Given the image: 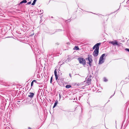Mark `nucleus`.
Returning a JSON list of instances; mask_svg holds the SVG:
<instances>
[{
	"label": "nucleus",
	"mask_w": 129,
	"mask_h": 129,
	"mask_svg": "<svg viewBox=\"0 0 129 129\" xmlns=\"http://www.w3.org/2000/svg\"><path fill=\"white\" fill-rule=\"evenodd\" d=\"M79 49L78 46H75L73 48L74 50H79Z\"/></svg>",
	"instance_id": "nucleus-10"
},
{
	"label": "nucleus",
	"mask_w": 129,
	"mask_h": 129,
	"mask_svg": "<svg viewBox=\"0 0 129 129\" xmlns=\"http://www.w3.org/2000/svg\"><path fill=\"white\" fill-rule=\"evenodd\" d=\"M78 60L80 63L84 65L86 64V61L84 58L81 57H79L78 58Z\"/></svg>",
	"instance_id": "nucleus-3"
},
{
	"label": "nucleus",
	"mask_w": 129,
	"mask_h": 129,
	"mask_svg": "<svg viewBox=\"0 0 129 129\" xmlns=\"http://www.w3.org/2000/svg\"><path fill=\"white\" fill-rule=\"evenodd\" d=\"M56 69H55L54 72V75L55 77V79L57 82L58 83H59V80H60V77H59V78H58V76L57 75V72L56 71Z\"/></svg>",
	"instance_id": "nucleus-4"
},
{
	"label": "nucleus",
	"mask_w": 129,
	"mask_h": 129,
	"mask_svg": "<svg viewBox=\"0 0 129 129\" xmlns=\"http://www.w3.org/2000/svg\"><path fill=\"white\" fill-rule=\"evenodd\" d=\"M125 50L126 51H128L129 52V49H128V48H125Z\"/></svg>",
	"instance_id": "nucleus-14"
},
{
	"label": "nucleus",
	"mask_w": 129,
	"mask_h": 129,
	"mask_svg": "<svg viewBox=\"0 0 129 129\" xmlns=\"http://www.w3.org/2000/svg\"><path fill=\"white\" fill-rule=\"evenodd\" d=\"M57 101H56L54 104V105L53 106V108H54L57 105Z\"/></svg>",
	"instance_id": "nucleus-12"
},
{
	"label": "nucleus",
	"mask_w": 129,
	"mask_h": 129,
	"mask_svg": "<svg viewBox=\"0 0 129 129\" xmlns=\"http://www.w3.org/2000/svg\"><path fill=\"white\" fill-rule=\"evenodd\" d=\"M71 87V85H66V88H70Z\"/></svg>",
	"instance_id": "nucleus-11"
},
{
	"label": "nucleus",
	"mask_w": 129,
	"mask_h": 129,
	"mask_svg": "<svg viewBox=\"0 0 129 129\" xmlns=\"http://www.w3.org/2000/svg\"><path fill=\"white\" fill-rule=\"evenodd\" d=\"M31 3V2H28V3H27V4L29 5V4H30Z\"/></svg>",
	"instance_id": "nucleus-19"
},
{
	"label": "nucleus",
	"mask_w": 129,
	"mask_h": 129,
	"mask_svg": "<svg viewBox=\"0 0 129 129\" xmlns=\"http://www.w3.org/2000/svg\"><path fill=\"white\" fill-rule=\"evenodd\" d=\"M109 44H112L113 45H118L119 44L118 43L117 41L115 40L114 41H110L109 42Z\"/></svg>",
	"instance_id": "nucleus-5"
},
{
	"label": "nucleus",
	"mask_w": 129,
	"mask_h": 129,
	"mask_svg": "<svg viewBox=\"0 0 129 129\" xmlns=\"http://www.w3.org/2000/svg\"><path fill=\"white\" fill-rule=\"evenodd\" d=\"M34 82L32 81L31 83V86H33V84Z\"/></svg>",
	"instance_id": "nucleus-17"
},
{
	"label": "nucleus",
	"mask_w": 129,
	"mask_h": 129,
	"mask_svg": "<svg viewBox=\"0 0 129 129\" xmlns=\"http://www.w3.org/2000/svg\"><path fill=\"white\" fill-rule=\"evenodd\" d=\"M105 54H103L100 57L99 62V64H102L104 62V59L103 58V57L105 56Z\"/></svg>",
	"instance_id": "nucleus-2"
},
{
	"label": "nucleus",
	"mask_w": 129,
	"mask_h": 129,
	"mask_svg": "<svg viewBox=\"0 0 129 129\" xmlns=\"http://www.w3.org/2000/svg\"><path fill=\"white\" fill-rule=\"evenodd\" d=\"M29 95H28V96L31 98H32L34 95V94L33 93L30 92L29 93Z\"/></svg>",
	"instance_id": "nucleus-8"
},
{
	"label": "nucleus",
	"mask_w": 129,
	"mask_h": 129,
	"mask_svg": "<svg viewBox=\"0 0 129 129\" xmlns=\"http://www.w3.org/2000/svg\"><path fill=\"white\" fill-rule=\"evenodd\" d=\"M37 0H34L33 2H35L36 3V1H37Z\"/></svg>",
	"instance_id": "nucleus-21"
},
{
	"label": "nucleus",
	"mask_w": 129,
	"mask_h": 129,
	"mask_svg": "<svg viewBox=\"0 0 129 129\" xmlns=\"http://www.w3.org/2000/svg\"><path fill=\"white\" fill-rule=\"evenodd\" d=\"M104 81H105V82H106L107 81V79H106V78H104Z\"/></svg>",
	"instance_id": "nucleus-15"
},
{
	"label": "nucleus",
	"mask_w": 129,
	"mask_h": 129,
	"mask_svg": "<svg viewBox=\"0 0 129 129\" xmlns=\"http://www.w3.org/2000/svg\"><path fill=\"white\" fill-rule=\"evenodd\" d=\"M35 3H36L33 2V3H32V4H31V5H35Z\"/></svg>",
	"instance_id": "nucleus-16"
},
{
	"label": "nucleus",
	"mask_w": 129,
	"mask_h": 129,
	"mask_svg": "<svg viewBox=\"0 0 129 129\" xmlns=\"http://www.w3.org/2000/svg\"><path fill=\"white\" fill-rule=\"evenodd\" d=\"M92 56L91 55H88L87 58H86V60H88L89 61V64L90 66H91V63L92 62Z\"/></svg>",
	"instance_id": "nucleus-1"
},
{
	"label": "nucleus",
	"mask_w": 129,
	"mask_h": 129,
	"mask_svg": "<svg viewBox=\"0 0 129 129\" xmlns=\"http://www.w3.org/2000/svg\"><path fill=\"white\" fill-rule=\"evenodd\" d=\"M99 50H97V49H95L93 53V55L94 56L96 57L98 55L99 52Z\"/></svg>",
	"instance_id": "nucleus-6"
},
{
	"label": "nucleus",
	"mask_w": 129,
	"mask_h": 129,
	"mask_svg": "<svg viewBox=\"0 0 129 129\" xmlns=\"http://www.w3.org/2000/svg\"><path fill=\"white\" fill-rule=\"evenodd\" d=\"M100 43H98L96 44L94 46L93 48V49H94L96 48L95 49H97L99 50V46L100 44Z\"/></svg>",
	"instance_id": "nucleus-7"
},
{
	"label": "nucleus",
	"mask_w": 129,
	"mask_h": 129,
	"mask_svg": "<svg viewBox=\"0 0 129 129\" xmlns=\"http://www.w3.org/2000/svg\"><path fill=\"white\" fill-rule=\"evenodd\" d=\"M112 96H110V98H111L112 97Z\"/></svg>",
	"instance_id": "nucleus-24"
},
{
	"label": "nucleus",
	"mask_w": 129,
	"mask_h": 129,
	"mask_svg": "<svg viewBox=\"0 0 129 129\" xmlns=\"http://www.w3.org/2000/svg\"><path fill=\"white\" fill-rule=\"evenodd\" d=\"M52 78H52V77H51V78L50 80H52Z\"/></svg>",
	"instance_id": "nucleus-20"
},
{
	"label": "nucleus",
	"mask_w": 129,
	"mask_h": 129,
	"mask_svg": "<svg viewBox=\"0 0 129 129\" xmlns=\"http://www.w3.org/2000/svg\"><path fill=\"white\" fill-rule=\"evenodd\" d=\"M69 76H70L71 77V74H69Z\"/></svg>",
	"instance_id": "nucleus-23"
},
{
	"label": "nucleus",
	"mask_w": 129,
	"mask_h": 129,
	"mask_svg": "<svg viewBox=\"0 0 129 129\" xmlns=\"http://www.w3.org/2000/svg\"><path fill=\"white\" fill-rule=\"evenodd\" d=\"M52 80H50V82L51 83H52Z\"/></svg>",
	"instance_id": "nucleus-22"
},
{
	"label": "nucleus",
	"mask_w": 129,
	"mask_h": 129,
	"mask_svg": "<svg viewBox=\"0 0 129 129\" xmlns=\"http://www.w3.org/2000/svg\"><path fill=\"white\" fill-rule=\"evenodd\" d=\"M27 1L26 0H23L22 1H21L20 3L19 4H21L23 3H27Z\"/></svg>",
	"instance_id": "nucleus-9"
},
{
	"label": "nucleus",
	"mask_w": 129,
	"mask_h": 129,
	"mask_svg": "<svg viewBox=\"0 0 129 129\" xmlns=\"http://www.w3.org/2000/svg\"><path fill=\"white\" fill-rule=\"evenodd\" d=\"M33 81L34 82H35L36 83H37V81L36 80H33Z\"/></svg>",
	"instance_id": "nucleus-18"
},
{
	"label": "nucleus",
	"mask_w": 129,
	"mask_h": 129,
	"mask_svg": "<svg viewBox=\"0 0 129 129\" xmlns=\"http://www.w3.org/2000/svg\"><path fill=\"white\" fill-rule=\"evenodd\" d=\"M90 79H89V80L87 81V84L88 85H89L90 84Z\"/></svg>",
	"instance_id": "nucleus-13"
}]
</instances>
